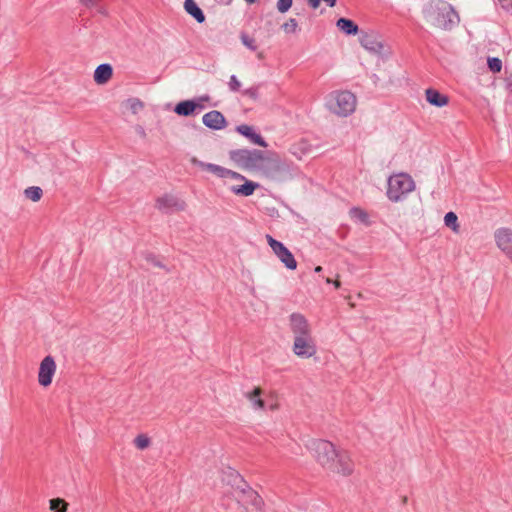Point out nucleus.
I'll use <instances>...</instances> for the list:
<instances>
[{
	"instance_id": "nucleus-1",
	"label": "nucleus",
	"mask_w": 512,
	"mask_h": 512,
	"mask_svg": "<svg viewBox=\"0 0 512 512\" xmlns=\"http://www.w3.org/2000/svg\"><path fill=\"white\" fill-rule=\"evenodd\" d=\"M308 448L326 470L343 476L353 472L354 464L346 450L336 449L331 442L322 439L311 440Z\"/></svg>"
},
{
	"instance_id": "nucleus-2",
	"label": "nucleus",
	"mask_w": 512,
	"mask_h": 512,
	"mask_svg": "<svg viewBox=\"0 0 512 512\" xmlns=\"http://www.w3.org/2000/svg\"><path fill=\"white\" fill-rule=\"evenodd\" d=\"M191 163L195 166L200 167L203 170H207L219 178L225 180V185L229 184V181H244L242 185H230L229 190L235 195L250 196L254 193L256 188L259 186L253 181L246 180V178L238 172L229 170L220 165L213 163H206L198 160L196 157L191 158Z\"/></svg>"
},
{
	"instance_id": "nucleus-3",
	"label": "nucleus",
	"mask_w": 512,
	"mask_h": 512,
	"mask_svg": "<svg viewBox=\"0 0 512 512\" xmlns=\"http://www.w3.org/2000/svg\"><path fill=\"white\" fill-rule=\"evenodd\" d=\"M359 42L361 46L378 61L388 62L392 60L393 49L391 44L378 32H360Z\"/></svg>"
},
{
	"instance_id": "nucleus-4",
	"label": "nucleus",
	"mask_w": 512,
	"mask_h": 512,
	"mask_svg": "<svg viewBox=\"0 0 512 512\" xmlns=\"http://www.w3.org/2000/svg\"><path fill=\"white\" fill-rule=\"evenodd\" d=\"M357 106V98L350 91H334L326 100L327 109L338 116L347 117L354 113Z\"/></svg>"
},
{
	"instance_id": "nucleus-5",
	"label": "nucleus",
	"mask_w": 512,
	"mask_h": 512,
	"mask_svg": "<svg viewBox=\"0 0 512 512\" xmlns=\"http://www.w3.org/2000/svg\"><path fill=\"white\" fill-rule=\"evenodd\" d=\"M426 18L432 25L443 30H451L460 20L457 12L447 3L436 7L433 12L429 7L426 10Z\"/></svg>"
},
{
	"instance_id": "nucleus-6",
	"label": "nucleus",
	"mask_w": 512,
	"mask_h": 512,
	"mask_svg": "<svg viewBox=\"0 0 512 512\" xmlns=\"http://www.w3.org/2000/svg\"><path fill=\"white\" fill-rule=\"evenodd\" d=\"M230 159L239 167L249 170H261L264 167L265 152L257 149H236L229 152Z\"/></svg>"
},
{
	"instance_id": "nucleus-7",
	"label": "nucleus",
	"mask_w": 512,
	"mask_h": 512,
	"mask_svg": "<svg viewBox=\"0 0 512 512\" xmlns=\"http://www.w3.org/2000/svg\"><path fill=\"white\" fill-rule=\"evenodd\" d=\"M415 189V182L406 173H399L388 179L387 197L392 202L401 201Z\"/></svg>"
},
{
	"instance_id": "nucleus-8",
	"label": "nucleus",
	"mask_w": 512,
	"mask_h": 512,
	"mask_svg": "<svg viewBox=\"0 0 512 512\" xmlns=\"http://www.w3.org/2000/svg\"><path fill=\"white\" fill-rule=\"evenodd\" d=\"M266 240L276 257L289 270L297 268V261L289 249L280 241L274 239L271 235H266Z\"/></svg>"
},
{
	"instance_id": "nucleus-9",
	"label": "nucleus",
	"mask_w": 512,
	"mask_h": 512,
	"mask_svg": "<svg viewBox=\"0 0 512 512\" xmlns=\"http://www.w3.org/2000/svg\"><path fill=\"white\" fill-rule=\"evenodd\" d=\"M292 350L300 358H310L316 354V343L312 335L296 337L293 342Z\"/></svg>"
},
{
	"instance_id": "nucleus-10",
	"label": "nucleus",
	"mask_w": 512,
	"mask_h": 512,
	"mask_svg": "<svg viewBox=\"0 0 512 512\" xmlns=\"http://www.w3.org/2000/svg\"><path fill=\"white\" fill-rule=\"evenodd\" d=\"M156 208L163 213L169 214L175 211H183L186 208V203L174 195L165 194L157 198Z\"/></svg>"
},
{
	"instance_id": "nucleus-11",
	"label": "nucleus",
	"mask_w": 512,
	"mask_h": 512,
	"mask_svg": "<svg viewBox=\"0 0 512 512\" xmlns=\"http://www.w3.org/2000/svg\"><path fill=\"white\" fill-rule=\"evenodd\" d=\"M289 327L293 333L294 339L296 337L312 335V329L308 320L300 313H292L289 316Z\"/></svg>"
},
{
	"instance_id": "nucleus-12",
	"label": "nucleus",
	"mask_w": 512,
	"mask_h": 512,
	"mask_svg": "<svg viewBox=\"0 0 512 512\" xmlns=\"http://www.w3.org/2000/svg\"><path fill=\"white\" fill-rule=\"evenodd\" d=\"M56 372V363L52 356H46L40 363L38 372V382L40 385L47 387L52 383L53 376Z\"/></svg>"
},
{
	"instance_id": "nucleus-13",
	"label": "nucleus",
	"mask_w": 512,
	"mask_h": 512,
	"mask_svg": "<svg viewBox=\"0 0 512 512\" xmlns=\"http://www.w3.org/2000/svg\"><path fill=\"white\" fill-rule=\"evenodd\" d=\"M495 241L499 249L507 255L512 254V229L499 228L494 233Z\"/></svg>"
},
{
	"instance_id": "nucleus-14",
	"label": "nucleus",
	"mask_w": 512,
	"mask_h": 512,
	"mask_svg": "<svg viewBox=\"0 0 512 512\" xmlns=\"http://www.w3.org/2000/svg\"><path fill=\"white\" fill-rule=\"evenodd\" d=\"M495 80L502 81L506 89L512 92V66H488Z\"/></svg>"
},
{
	"instance_id": "nucleus-15",
	"label": "nucleus",
	"mask_w": 512,
	"mask_h": 512,
	"mask_svg": "<svg viewBox=\"0 0 512 512\" xmlns=\"http://www.w3.org/2000/svg\"><path fill=\"white\" fill-rule=\"evenodd\" d=\"M203 124L214 130H221L226 127V119L223 114L217 110L210 111L203 115L202 117Z\"/></svg>"
},
{
	"instance_id": "nucleus-16",
	"label": "nucleus",
	"mask_w": 512,
	"mask_h": 512,
	"mask_svg": "<svg viewBox=\"0 0 512 512\" xmlns=\"http://www.w3.org/2000/svg\"><path fill=\"white\" fill-rule=\"evenodd\" d=\"M236 131L241 135L247 137L253 144L259 145L261 147H267L266 141L263 137L256 133L254 129L246 124H242L236 127Z\"/></svg>"
},
{
	"instance_id": "nucleus-17",
	"label": "nucleus",
	"mask_w": 512,
	"mask_h": 512,
	"mask_svg": "<svg viewBox=\"0 0 512 512\" xmlns=\"http://www.w3.org/2000/svg\"><path fill=\"white\" fill-rule=\"evenodd\" d=\"M425 96L427 102L436 107H443L447 105L449 101L446 95L433 88L426 89Z\"/></svg>"
},
{
	"instance_id": "nucleus-18",
	"label": "nucleus",
	"mask_w": 512,
	"mask_h": 512,
	"mask_svg": "<svg viewBox=\"0 0 512 512\" xmlns=\"http://www.w3.org/2000/svg\"><path fill=\"white\" fill-rule=\"evenodd\" d=\"M197 108L201 110L204 107L193 100H185L175 106L174 112L180 116H190Z\"/></svg>"
},
{
	"instance_id": "nucleus-19",
	"label": "nucleus",
	"mask_w": 512,
	"mask_h": 512,
	"mask_svg": "<svg viewBox=\"0 0 512 512\" xmlns=\"http://www.w3.org/2000/svg\"><path fill=\"white\" fill-rule=\"evenodd\" d=\"M263 391L259 387H255L252 391L244 393L246 399L251 403V406L255 410H264L265 402L262 399Z\"/></svg>"
},
{
	"instance_id": "nucleus-20",
	"label": "nucleus",
	"mask_w": 512,
	"mask_h": 512,
	"mask_svg": "<svg viewBox=\"0 0 512 512\" xmlns=\"http://www.w3.org/2000/svg\"><path fill=\"white\" fill-rule=\"evenodd\" d=\"M184 9L198 23H203L205 21L206 18L204 12L194 0H185Z\"/></svg>"
},
{
	"instance_id": "nucleus-21",
	"label": "nucleus",
	"mask_w": 512,
	"mask_h": 512,
	"mask_svg": "<svg viewBox=\"0 0 512 512\" xmlns=\"http://www.w3.org/2000/svg\"><path fill=\"white\" fill-rule=\"evenodd\" d=\"M337 28L345 35L351 36L359 33L358 25L351 19L341 17L336 22Z\"/></svg>"
},
{
	"instance_id": "nucleus-22",
	"label": "nucleus",
	"mask_w": 512,
	"mask_h": 512,
	"mask_svg": "<svg viewBox=\"0 0 512 512\" xmlns=\"http://www.w3.org/2000/svg\"><path fill=\"white\" fill-rule=\"evenodd\" d=\"M113 73L112 66H97L94 72V80L97 84H105Z\"/></svg>"
},
{
	"instance_id": "nucleus-23",
	"label": "nucleus",
	"mask_w": 512,
	"mask_h": 512,
	"mask_svg": "<svg viewBox=\"0 0 512 512\" xmlns=\"http://www.w3.org/2000/svg\"><path fill=\"white\" fill-rule=\"evenodd\" d=\"M87 8L95 9L97 13L106 15L107 10L100 0H81Z\"/></svg>"
},
{
	"instance_id": "nucleus-24",
	"label": "nucleus",
	"mask_w": 512,
	"mask_h": 512,
	"mask_svg": "<svg viewBox=\"0 0 512 512\" xmlns=\"http://www.w3.org/2000/svg\"><path fill=\"white\" fill-rule=\"evenodd\" d=\"M247 498L250 500L251 505L254 506L256 510L262 509L263 499L256 491L249 489L247 491Z\"/></svg>"
},
{
	"instance_id": "nucleus-25",
	"label": "nucleus",
	"mask_w": 512,
	"mask_h": 512,
	"mask_svg": "<svg viewBox=\"0 0 512 512\" xmlns=\"http://www.w3.org/2000/svg\"><path fill=\"white\" fill-rule=\"evenodd\" d=\"M444 223L447 227L451 228L454 232L459 231V224L457 215L454 212H448L444 216Z\"/></svg>"
},
{
	"instance_id": "nucleus-26",
	"label": "nucleus",
	"mask_w": 512,
	"mask_h": 512,
	"mask_svg": "<svg viewBox=\"0 0 512 512\" xmlns=\"http://www.w3.org/2000/svg\"><path fill=\"white\" fill-rule=\"evenodd\" d=\"M24 193L28 199H30L34 202L39 201L43 194L42 189L40 187H36V186H32V187L25 189Z\"/></svg>"
},
{
	"instance_id": "nucleus-27",
	"label": "nucleus",
	"mask_w": 512,
	"mask_h": 512,
	"mask_svg": "<svg viewBox=\"0 0 512 512\" xmlns=\"http://www.w3.org/2000/svg\"><path fill=\"white\" fill-rule=\"evenodd\" d=\"M68 504L60 498L50 500V509L53 512H66Z\"/></svg>"
},
{
	"instance_id": "nucleus-28",
	"label": "nucleus",
	"mask_w": 512,
	"mask_h": 512,
	"mask_svg": "<svg viewBox=\"0 0 512 512\" xmlns=\"http://www.w3.org/2000/svg\"><path fill=\"white\" fill-rule=\"evenodd\" d=\"M350 216L354 219L359 220L360 222H363V223L367 222V220H368L367 213L364 210L357 208V207H353L350 210Z\"/></svg>"
},
{
	"instance_id": "nucleus-29",
	"label": "nucleus",
	"mask_w": 512,
	"mask_h": 512,
	"mask_svg": "<svg viewBox=\"0 0 512 512\" xmlns=\"http://www.w3.org/2000/svg\"><path fill=\"white\" fill-rule=\"evenodd\" d=\"M134 444L138 449L144 450L150 445V439L146 435L140 434L134 439Z\"/></svg>"
},
{
	"instance_id": "nucleus-30",
	"label": "nucleus",
	"mask_w": 512,
	"mask_h": 512,
	"mask_svg": "<svg viewBox=\"0 0 512 512\" xmlns=\"http://www.w3.org/2000/svg\"><path fill=\"white\" fill-rule=\"evenodd\" d=\"M297 27L298 23L294 18H290L282 25V28L286 33H294L297 30Z\"/></svg>"
},
{
	"instance_id": "nucleus-31",
	"label": "nucleus",
	"mask_w": 512,
	"mask_h": 512,
	"mask_svg": "<svg viewBox=\"0 0 512 512\" xmlns=\"http://www.w3.org/2000/svg\"><path fill=\"white\" fill-rule=\"evenodd\" d=\"M128 105H129L130 110L134 114L138 113L143 108V103L137 98L129 99Z\"/></svg>"
},
{
	"instance_id": "nucleus-32",
	"label": "nucleus",
	"mask_w": 512,
	"mask_h": 512,
	"mask_svg": "<svg viewBox=\"0 0 512 512\" xmlns=\"http://www.w3.org/2000/svg\"><path fill=\"white\" fill-rule=\"evenodd\" d=\"M293 4V0H278L277 1V9L280 13L287 12Z\"/></svg>"
},
{
	"instance_id": "nucleus-33",
	"label": "nucleus",
	"mask_w": 512,
	"mask_h": 512,
	"mask_svg": "<svg viewBox=\"0 0 512 512\" xmlns=\"http://www.w3.org/2000/svg\"><path fill=\"white\" fill-rule=\"evenodd\" d=\"M241 39H242V43L246 47L250 48L251 50H255L256 49L255 40L253 38L249 37L248 35L243 34L241 36Z\"/></svg>"
},
{
	"instance_id": "nucleus-34",
	"label": "nucleus",
	"mask_w": 512,
	"mask_h": 512,
	"mask_svg": "<svg viewBox=\"0 0 512 512\" xmlns=\"http://www.w3.org/2000/svg\"><path fill=\"white\" fill-rule=\"evenodd\" d=\"M241 87V84H240V81L237 79V77L235 75H232L230 77V81H229V88L231 91H238Z\"/></svg>"
},
{
	"instance_id": "nucleus-35",
	"label": "nucleus",
	"mask_w": 512,
	"mask_h": 512,
	"mask_svg": "<svg viewBox=\"0 0 512 512\" xmlns=\"http://www.w3.org/2000/svg\"><path fill=\"white\" fill-rule=\"evenodd\" d=\"M486 64H502L501 60L497 57H488Z\"/></svg>"
},
{
	"instance_id": "nucleus-36",
	"label": "nucleus",
	"mask_w": 512,
	"mask_h": 512,
	"mask_svg": "<svg viewBox=\"0 0 512 512\" xmlns=\"http://www.w3.org/2000/svg\"><path fill=\"white\" fill-rule=\"evenodd\" d=\"M244 94L247 95V96H250L252 98H255L256 97V89H254V88L246 89L244 91Z\"/></svg>"
},
{
	"instance_id": "nucleus-37",
	"label": "nucleus",
	"mask_w": 512,
	"mask_h": 512,
	"mask_svg": "<svg viewBox=\"0 0 512 512\" xmlns=\"http://www.w3.org/2000/svg\"><path fill=\"white\" fill-rule=\"evenodd\" d=\"M153 264H154L155 266L160 267V268H165V266H164L162 263H160L159 261H154V262H153Z\"/></svg>"
},
{
	"instance_id": "nucleus-38",
	"label": "nucleus",
	"mask_w": 512,
	"mask_h": 512,
	"mask_svg": "<svg viewBox=\"0 0 512 512\" xmlns=\"http://www.w3.org/2000/svg\"><path fill=\"white\" fill-rule=\"evenodd\" d=\"M321 271H322V267H321V266H317V267L315 268V272H316V273H319V272H321Z\"/></svg>"
},
{
	"instance_id": "nucleus-39",
	"label": "nucleus",
	"mask_w": 512,
	"mask_h": 512,
	"mask_svg": "<svg viewBox=\"0 0 512 512\" xmlns=\"http://www.w3.org/2000/svg\"><path fill=\"white\" fill-rule=\"evenodd\" d=\"M245 1H246L247 3H249V4H253V3H255V2H256V0H245Z\"/></svg>"
},
{
	"instance_id": "nucleus-40",
	"label": "nucleus",
	"mask_w": 512,
	"mask_h": 512,
	"mask_svg": "<svg viewBox=\"0 0 512 512\" xmlns=\"http://www.w3.org/2000/svg\"><path fill=\"white\" fill-rule=\"evenodd\" d=\"M334 285H335L336 288H338L340 286V283L338 281H335Z\"/></svg>"
},
{
	"instance_id": "nucleus-41",
	"label": "nucleus",
	"mask_w": 512,
	"mask_h": 512,
	"mask_svg": "<svg viewBox=\"0 0 512 512\" xmlns=\"http://www.w3.org/2000/svg\"><path fill=\"white\" fill-rule=\"evenodd\" d=\"M508 256H509V258H510V259H511V261H512V254H511V255H508Z\"/></svg>"
}]
</instances>
